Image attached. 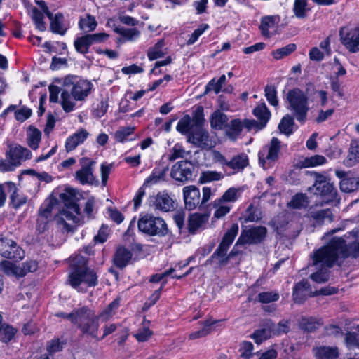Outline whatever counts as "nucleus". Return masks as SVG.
I'll return each instance as SVG.
<instances>
[{
    "instance_id": "1",
    "label": "nucleus",
    "mask_w": 359,
    "mask_h": 359,
    "mask_svg": "<svg viewBox=\"0 0 359 359\" xmlns=\"http://www.w3.org/2000/svg\"><path fill=\"white\" fill-rule=\"evenodd\" d=\"M348 257H359V242H353L347 246L341 237H332L324 246L313 252V264L332 267L341 259Z\"/></svg>"
},
{
    "instance_id": "2",
    "label": "nucleus",
    "mask_w": 359,
    "mask_h": 359,
    "mask_svg": "<svg viewBox=\"0 0 359 359\" xmlns=\"http://www.w3.org/2000/svg\"><path fill=\"white\" fill-rule=\"evenodd\" d=\"M57 81L62 86L60 104L67 113L75 109L76 102L86 100L93 87L90 81L76 76H67Z\"/></svg>"
},
{
    "instance_id": "3",
    "label": "nucleus",
    "mask_w": 359,
    "mask_h": 359,
    "mask_svg": "<svg viewBox=\"0 0 359 359\" xmlns=\"http://www.w3.org/2000/svg\"><path fill=\"white\" fill-rule=\"evenodd\" d=\"M67 281L78 291H82V285L95 287L98 283L95 271L88 267L87 259L81 255H77L72 259Z\"/></svg>"
},
{
    "instance_id": "4",
    "label": "nucleus",
    "mask_w": 359,
    "mask_h": 359,
    "mask_svg": "<svg viewBox=\"0 0 359 359\" xmlns=\"http://www.w3.org/2000/svg\"><path fill=\"white\" fill-rule=\"evenodd\" d=\"M238 232V225L237 224H232L231 228L228 229L224 235L216 250L211 255L210 259L206 261V263L211 264L216 259L220 266H224L226 265L231 259L240 255V252L236 249V247L238 245L237 243L230 253L227 255L228 250L237 236Z\"/></svg>"
},
{
    "instance_id": "5",
    "label": "nucleus",
    "mask_w": 359,
    "mask_h": 359,
    "mask_svg": "<svg viewBox=\"0 0 359 359\" xmlns=\"http://www.w3.org/2000/svg\"><path fill=\"white\" fill-rule=\"evenodd\" d=\"M60 197L65 202V209L62 210L60 215L55 217L57 224L62 231L69 232L72 231V226L67 223L66 220L77 223L79 221L80 208L75 202V197L72 190L67 189L65 193H62Z\"/></svg>"
},
{
    "instance_id": "6",
    "label": "nucleus",
    "mask_w": 359,
    "mask_h": 359,
    "mask_svg": "<svg viewBox=\"0 0 359 359\" xmlns=\"http://www.w3.org/2000/svg\"><path fill=\"white\" fill-rule=\"evenodd\" d=\"M286 101L288 104L287 109L297 121L304 123L309 110L307 95L299 88H295L288 91Z\"/></svg>"
},
{
    "instance_id": "7",
    "label": "nucleus",
    "mask_w": 359,
    "mask_h": 359,
    "mask_svg": "<svg viewBox=\"0 0 359 359\" xmlns=\"http://www.w3.org/2000/svg\"><path fill=\"white\" fill-rule=\"evenodd\" d=\"M76 313L77 318L74 325L77 326L83 335L97 339L100 326L99 316L95 315L88 306L79 308Z\"/></svg>"
},
{
    "instance_id": "8",
    "label": "nucleus",
    "mask_w": 359,
    "mask_h": 359,
    "mask_svg": "<svg viewBox=\"0 0 359 359\" xmlns=\"http://www.w3.org/2000/svg\"><path fill=\"white\" fill-rule=\"evenodd\" d=\"M203 108L198 106L194 111L191 123L196 130V133L189 137V142L203 149H210L215 145V142L209 138L208 133L203 128L204 123Z\"/></svg>"
},
{
    "instance_id": "9",
    "label": "nucleus",
    "mask_w": 359,
    "mask_h": 359,
    "mask_svg": "<svg viewBox=\"0 0 359 359\" xmlns=\"http://www.w3.org/2000/svg\"><path fill=\"white\" fill-rule=\"evenodd\" d=\"M137 226L140 231L149 236H165L168 233L165 221L159 217L149 214L140 216Z\"/></svg>"
},
{
    "instance_id": "10",
    "label": "nucleus",
    "mask_w": 359,
    "mask_h": 359,
    "mask_svg": "<svg viewBox=\"0 0 359 359\" xmlns=\"http://www.w3.org/2000/svg\"><path fill=\"white\" fill-rule=\"evenodd\" d=\"M196 172H197V166L194 162L185 159L172 166L170 175L176 181L186 182L192 180Z\"/></svg>"
},
{
    "instance_id": "11",
    "label": "nucleus",
    "mask_w": 359,
    "mask_h": 359,
    "mask_svg": "<svg viewBox=\"0 0 359 359\" xmlns=\"http://www.w3.org/2000/svg\"><path fill=\"white\" fill-rule=\"evenodd\" d=\"M80 168L75 172V180L81 184H93L96 180L94 175L96 161L92 158H80Z\"/></svg>"
},
{
    "instance_id": "12",
    "label": "nucleus",
    "mask_w": 359,
    "mask_h": 359,
    "mask_svg": "<svg viewBox=\"0 0 359 359\" xmlns=\"http://www.w3.org/2000/svg\"><path fill=\"white\" fill-rule=\"evenodd\" d=\"M309 191L321 198L320 203H329L337 200V191L333 184L326 180H318Z\"/></svg>"
},
{
    "instance_id": "13",
    "label": "nucleus",
    "mask_w": 359,
    "mask_h": 359,
    "mask_svg": "<svg viewBox=\"0 0 359 359\" xmlns=\"http://www.w3.org/2000/svg\"><path fill=\"white\" fill-rule=\"evenodd\" d=\"M0 255L10 259L22 260L25 251L15 241L6 236H0Z\"/></svg>"
},
{
    "instance_id": "14",
    "label": "nucleus",
    "mask_w": 359,
    "mask_h": 359,
    "mask_svg": "<svg viewBox=\"0 0 359 359\" xmlns=\"http://www.w3.org/2000/svg\"><path fill=\"white\" fill-rule=\"evenodd\" d=\"M267 233V229L264 226H251L243 229L237 241V245H255L262 243Z\"/></svg>"
},
{
    "instance_id": "15",
    "label": "nucleus",
    "mask_w": 359,
    "mask_h": 359,
    "mask_svg": "<svg viewBox=\"0 0 359 359\" xmlns=\"http://www.w3.org/2000/svg\"><path fill=\"white\" fill-rule=\"evenodd\" d=\"M109 38V35L104 32L87 34L77 38L74 41V47L77 52L86 54L88 53L89 47L93 44L102 43Z\"/></svg>"
},
{
    "instance_id": "16",
    "label": "nucleus",
    "mask_w": 359,
    "mask_h": 359,
    "mask_svg": "<svg viewBox=\"0 0 359 359\" xmlns=\"http://www.w3.org/2000/svg\"><path fill=\"white\" fill-rule=\"evenodd\" d=\"M341 43L351 53L359 51V27H344L339 32Z\"/></svg>"
},
{
    "instance_id": "17",
    "label": "nucleus",
    "mask_w": 359,
    "mask_h": 359,
    "mask_svg": "<svg viewBox=\"0 0 359 359\" xmlns=\"http://www.w3.org/2000/svg\"><path fill=\"white\" fill-rule=\"evenodd\" d=\"M39 8H41L46 15L50 20V29L54 33L64 35L66 32V28L63 25L64 16L61 13H57L53 15L49 11L48 8L43 0L36 1Z\"/></svg>"
},
{
    "instance_id": "18",
    "label": "nucleus",
    "mask_w": 359,
    "mask_h": 359,
    "mask_svg": "<svg viewBox=\"0 0 359 359\" xmlns=\"http://www.w3.org/2000/svg\"><path fill=\"white\" fill-rule=\"evenodd\" d=\"M257 125V122L254 120L245 119L242 121L239 119H233L226 130V135L230 139L234 140L240 135L244 127L248 130H252Z\"/></svg>"
},
{
    "instance_id": "19",
    "label": "nucleus",
    "mask_w": 359,
    "mask_h": 359,
    "mask_svg": "<svg viewBox=\"0 0 359 359\" xmlns=\"http://www.w3.org/2000/svg\"><path fill=\"white\" fill-rule=\"evenodd\" d=\"M53 205L51 203L41 205L38 211L36 231L39 233L45 232L48 228L49 222L52 218Z\"/></svg>"
},
{
    "instance_id": "20",
    "label": "nucleus",
    "mask_w": 359,
    "mask_h": 359,
    "mask_svg": "<svg viewBox=\"0 0 359 359\" xmlns=\"http://www.w3.org/2000/svg\"><path fill=\"white\" fill-rule=\"evenodd\" d=\"M224 171L228 175L242 171L249 164L248 158H219Z\"/></svg>"
},
{
    "instance_id": "21",
    "label": "nucleus",
    "mask_w": 359,
    "mask_h": 359,
    "mask_svg": "<svg viewBox=\"0 0 359 359\" xmlns=\"http://www.w3.org/2000/svg\"><path fill=\"white\" fill-rule=\"evenodd\" d=\"M183 196L186 209L192 210L198 205L201 207V193L199 189L194 185L183 188Z\"/></svg>"
},
{
    "instance_id": "22",
    "label": "nucleus",
    "mask_w": 359,
    "mask_h": 359,
    "mask_svg": "<svg viewBox=\"0 0 359 359\" xmlns=\"http://www.w3.org/2000/svg\"><path fill=\"white\" fill-rule=\"evenodd\" d=\"M155 209L163 212H168L175 209V201L172 196L165 191L159 192L151 198Z\"/></svg>"
},
{
    "instance_id": "23",
    "label": "nucleus",
    "mask_w": 359,
    "mask_h": 359,
    "mask_svg": "<svg viewBox=\"0 0 359 359\" xmlns=\"http://www.w3.org/2000/svg\"><path fill=\"white\" fill-rule=\"evenodd\" d=\"M314 295V292H311L310 284L306 280H302L296 284L292 293L293 300L297 304H302L309 297Z\"/></svg>"
},
{
    "instance_id": "24",
    "label": "nucleus",
    "mask_w": 359,
    "mask_h": 359,
    "mask_svg": "<svg viewBox=\"0 0 359 359\" xmlns=\"http://www.w3.org/2000/svg\"><path fill=\"white\" fill-rule=\"evenodd\" d=\"M280 21L278 15H266L261 18L259 29L262 34L266 37H270Z\"/></svg>"
},
{
    "instance_id": "25",
    "label": "nucleus",
    "mask_w": 359,
    "mask_h": 359,
    "mask_svg": "<svg viewBox=\"0 0 359 359\" xmlns=\"http://www.w3.org/2000/svg\"><path fill=\"white\" fill-rule=\"evenodd\" d=\"M5 184L8 192L11 193V201L13 208H18L27 202V197L26 196L18 193V188L15 183L8 182Z\"/></svg>"
},
{
    "instance_id": "26",
    "label": "nucleus",
    "mask_w": 359,
    "mask_h": 359,
    "mask_svg": "<svg viewBox=\"0 0 359 359\" xmlns=\"http://www.w3.org/2000/svg\"><path fill=\"white\" fill-rule=\"evenodd\" d=\"M313 350L318 359H336L339 356V349L336 346H321Z\"/></svg>"
},
{
    "instance_id": "27",
    "label": "nucleus",
    "mask_w": 359,
    "mask_h": 359,
    "mask_svg": "<svg viewBox=\"0 0 359 359\" xmlns=\"http://www.w3.org/2000/svg\"><path fill=\"white\" fill-rule=\"evenodd\" d=\"M88 136V133L84 129H79L72 135L69 137L65 142L66 149L72 151L79 144H81Z\"/></svg>"
},
{
    "instance_id": "28",
    "label": "nucleus",
    "mask_w": 359,
    "mask_h": 359,
    "mask_svg": "<svg viewBox=\"0 0 359 359\" xmlns=\"http://www.w3.org/2000/svg\"><path fill=\"white\" fill-rule=\"evenodd\" d=\"M209 215L207 214L195 213L189 219V231L194 233L199 229L203 228L208 221Z\"/></svg>"
},
{
    "instance_id": "29",
    "label": "nucleus",
    "mask_w": 359,
    "mask_h": 359,
    "mask_svg": "<svg viewBox=\"0 0 359 359\" xmlns=\"http://www.w3.org/2000/svg\"><path fill=\"white\" fill-rule=\"evenodd\" d=\"M254 115L260 121V123L255 126V128L262 129L265 127L266 123L271 117V113L264 103L258 104L253 111Z\"/></svg>"
},
{
    "instance_id": "30",
    "label": "nucleus",
    "mask_w": 359,
    "mask_h": 359,
    "mask_svg": "<svg viewBox=\"0 0 359 359\" xmlns=\"http://www.w3.org/2000/svg\"><path fill=\"white\" fill-rule=\"evenodd\" d=\"M313 252L311 255V262L310 265L312 266H315L316 269H320V271L312 273L310 276V278L317 283H323L329 280V273L327 269L330 267L325 266H318L316 264H313Z\"/></svg>"
},
{
    "instance_id": "31",
    "label": "nucleus",
    "mask_w": 359,
    "mask_h": 359,
    "mask_svg": "<svg viewBox=\"0 0 359 359\" xmlns=\"http://www.w3.org/2000/svg\"><path fill=\"white\" fill-rule=\"evenodd\" d=\"M177 130L182 134L188 135V141L189 137L196 133V130L191 123V118L189 116L187 115L183 116L177 123Z\"/></svg>"
},
{
    "instance_id": "32",
    "label": "nucleus",
    "mask_w": 359,
    "mask_h": 359,
    "mask_svg": "<svg viewBox=\"0 0 359 359\" xmlns=\"http://www.w3.org/2000/svg\"><path fill=\"white\" fill-rule=\"evenodd\" d=\"M210 126L215 130H222L228 125V117L219 110L214 111L210 116Z\"/></svg>"
},
{
    "instance_id": "33",
    "label": "nucleus",
    "mask_w": 359,
    "mask_h": 359,
    "mask_svg": "<svg viewBox=\"0 0 359 359\" xmlns=\"http://www.w3.org/2000/svg\"><path fill=\"white\" fill-rule=\"evenodd\" d=\"M131 257L132 253L130 250L124 248H120L115 254L114 258V264L117 267L123 269L128 264Z\"/></svg>"
},
{
    "instance_id": "34",
    "label": "nucleus",
    "mask_w": 359,
    "mask_h": 359,
    "mask_svg": "<svg viewBox=\"0 0 359 359\" xmlns=\"http://www.w3.org/2000/svg\"><path fill=\"white\" fill-rule=\"evenodd\" d=\"M97 26V22L95 18L90 14L80 18L79 27L80 29L85 32H91L94 31Z\"/></svg>"
},
{
    "instance_id": "35",
    "label": "nucleus",
    "mask_w": 359,
    "mask_h": 359,
    "mask_svg": "<svg viewBox=\"0 0 359 359\" xmlns=\"http://www.w3.org/2000/svg\"><path fill=\"white\" fill-rule=\"evenodd\" d=\"M345 343L348 348H359V325L345 334Z\"/></svg>"
},
{
    "instance_id": "36",
    "label": "nucleus",
    "mask_w": 359,
    "mask_h": 359,
    "mask_svg": "<svg viewBox=\"0 0 359 359\" xmlns=\"http://www.w3.org/2000/svg\"><path fill=\"white\" fill-rule=\"evenodd\" d=\"M321 325V320H317L313 317H302L299 320L300 328L310 332L318 329Z\"/></svg>"
},
{
    "instance_id": "37",
    "label": "nucleus",
    "mask_w": 359,
    "mask_h": 359,
    "mask_svg": "<svg viewBox=\"0 0 359 359\" xmlns=\"http://www.w3.org/2000/svg\"><path fill=\"white\" fill-rule=\"evenodd\" d=\"M114 31L121 35L124 40L129 41H136L140 36V32L135 27L125 28L116 27Z\"/></svg>"
},
{
    "instance_id": "38",
    "label": "nucleus",
    "mask_w": 359,
    "mask_h": 359,
    "mask_svg": "<svg viewBox=\"0 0 359 359\" xmlns=\"http://www.w3.org/2000/svg\"><path fill=\"white\" fill-rule=\"evenodd\" d=\"M273 336L271 331L270 327L269 326L268 322L265 323L264 327L262 329L255 331L252 334L251 337L254 339L257 344H261L267 339Z\"/></svg>"
},
{
    "instance_id": "39",
    "label": "nucleus",
    "mask_w": 359,
    "mask_h": 359,
    "mask_svg": "<svg viewBox=\"0 0 359 359\" xmlns=\"http://www.w3.org/2000/svg\"><path fill=\"white\" fill-rule=\"evenodd\" d=\"M267 322L273 336L285 334L290 330V323L288 320H282L278 324L273 323L271 320H267Z\"/></svg>"
},
{
    "instance_id": "40",
    "label": "nucleus",
    "mask_w": 359,
    "mask_h": 359,
    "mask_svg": "<svg viewBox=\"0 0 359 359\" xmlns=\"http://www.w3.org/2000/svg\"><path fill=\"white\" fill-rule=\"evenodd\" d=\"M7 151V157H28L30 151L18 144H11Z\"/></svg>"
},
{
    "instance_id": "41",
    "label": "nucleus",
    "mask_w": 359,
    "mask_h": 359,
    "mask_svg": "<svg viewBox=\"0 0 359 359\" xmlns=\"http://www.w3.org/2000/svg\"><path fill=\"white\" fill-rule=\"evenodd\" d=\"M294 125V118L290 115H285L282 118L278 125L280 133L290 135L293 133V126Z\"/></svg>"
},
{
    "instance_id": "42",
    "label": "nucleus",
    "mask_w": 359,
    "mask_h": 359,
    "mask_svg": "<svg viewBox=\"0 0 359 359\" xmlns=\"http://www.w3.org/2000/svg\"><path fill=\"white\" fill-rule=\"evenodd\" d=\"M135 127L126 126L119 128L114 134L117 142H123L130 140V136L134 133Z\"/></svg>"
},
{
    "instance_id": "43",
    "label": "nucleus",
    "mask_w": 359,
    "mask_h": 359,
    "mask_svg": "<svg viewBox=\"0 0 359 359\" xmlns=\"http://www.w3.org/2000/svg\"><path fill=\"white\" fill-rule=\"evenodd\" d=\"M238 196V190L234 187H231L224 192L221 198L215 201V204L217 205L224 202H235Z\"/></svg>"
},
{
    "instance_id": "44",
    "label": "nucleus",
    "mask_w": 359,
    "mask_h": 359,
    "mask_svg": "<svg viewBox=\"0 0 359 359\" xmlns=\"http://www.w3.org/2000/svg\"><path fill=\"white\" fill-rule=\"evenodd\" d=\"M41 11H39L38 8L33 7L31 9V17L34 20L36 27L38 29L41 31H44L46 29V25L43 22V17L46 13L41 8Z\"/></svg>"
},
{
    "instance_id": "45",
    "label": "nucleus",
    "mask_w": 359,
    "mask_h": 359,
    "mask_svg": "<svg viewBox=\"0 0 359 359\" xmlns=\"http://www.w3.org/2000/svg\"><path fill=\"white\" fill-rule=\"evenodd\" d=\"M20 165V158H0V172L13 171Z\"/></svg>"
},
{
    "instance_id": "46",
    "label": "nucleus",
    "mask_w": 359,
    "mask_h": 359,
    "mask_svg": "<svg viewBox=\"0 0 359 359\" xmlns=\"http://www.w3.org/2000/svg\"><path fill=\"white\" fill-rule=\"evenodd\" d=\"M311 215L312 218L318 223L324 222L326 220L331 222L333 220L332 211L328 208L312 212Z\"/></svg>"
},
{
    "instance_id": "47",
    "label": "nucleus",
    "mask_w": 359,
    "mask_h": 359,
    "mask_svg": "<svg viewBox=\"0 0 359 359\" xmlns=\"http://www.w3.org/2000/svg\"><path fill=\"white\" fill-rule=\"evenodd\" d=\"M226 81V78L224 74L222 75L218 80L212 79L207 84L205 92L213 91L215 94H218L222 90V88Z\"/></svg>"
},
{
    "instance_id": "48",
    "label": "nucleus",
    "mask_w": 359,
    "mask_h": 359,
    "mask_svg": "<svg viewBox=\"0 0 359 359\" xmlns=\"http://www.w3.org/2000/svg\"><path fill=\"white\" fill-rule=\"evenodd\" d=\"M359 187L358 178H344L340 182V189L344 192H351Z\"/></svg>"
},
{
    "instance_id": "49",
    "label": "nucleus",
    "mask_w": 359,
    "mask_h": 359,
    "mask_svg": "<svg viewBox=\"0 0 359 359\" xmlns=\"http://www.w3.org/2000/svg\"><path fill=\"white\" fill-rule=\"evenodd\" d=\"M41 133L36 128L30 127L28 130L27 140L29 147L36 149L41 141Z\"/></svg>"
},
{
    "instance_id": "50",
    "label": "nucleus",
    "mask_w": 359,
    "mask_h": 359,
    "mask_svg": "<svg viewBox=\"0 0 359 359\" xmlns=\"http://www.w3.org/2000/svg\"><path fill=\"white\" fill-rule=\"evenodd\" d=\"M164 42L163 40L158 41L153 47L150 48L147 51V57L150 60H154L164 55L163 48Z\"/></svg>"
},
{
    "instance_id": "51",
    "label": "nucleus",
    "mask_w": 359,
    "mask_h": 359,
    "mask_svg": "<svg viewBox=\"0 0 359 359\" xmlns=\"http://www.w3.org/2000/svg\"><path fill=\"white\" fill-rule=\"evenodd\" d=\"M308 204L309 201L305 194H297L292 198L291 201L288 203V205L292 208L300 209L306 207Z\"/></svg>"
},
{
    "instance_id": "52",
    "label": "nucleus",
    "mask_w": 359,
    "mask_h": 359,
    "mask_svg": "<svg viewBox=\"0 0 359 359\" xmlns=\"http://www.w3.org/2000/svg\"><path fill=\"white\" fill-rule=\"evenodd\" d=\"M16 330L11 326L4 323L0 327V340L7 343L15 336Z\"/></svg>"
},
{
    "instance_id": "53",
    "label": "nucleus",
    "mask_w": 359,
    "mask_h": 359,
    "mask_svg": "<svg viewBox=\"0 0 359 359\" xmlns=\"http://www.w3.org/2000/svg\"><path fill=\"white\" fill-rule=\"evenodd\" d=\"M264 95L271 105L273 107L278 106L279 101L277 97V90L273 86L267 85L264 88Z\"/></svg>"
},
{
    "instance_id": "54",
    "label": "nucleus",
    "mask_w": 359,
    "mask_h": 359,
    "mask_svg": "<svg viewBox=\"0 0 359 359\" xmlns=\"http://www.w3.org/2000/svg\"><path fill=\"white\" fill-rule=\"evenodd\" d=\"M308 10L309 8H307V1H304V0L294 1L293 11L297 18H305Z\"/></svg>"
},
{
    "instance_id": "55",
    "label": "nucleus",
    "mask_w": 359,
    "mask_h": 359,
    "mask_svg": "<svg viewBox=\"0 0 359 359\" xmlns=\"http://www.w3.org/2000/svg\"><path fill=\"white\" fill-rule=\"evenodd\" d=\"M296 49V45L294 43L288 44L283 48H278L272 53V55L276 60H280L287 56Z\"/></svg>"
},
{
    "instance_id": "56",
    "label": "nucleus",
    "mask_w": 359,
    "mask_h": 359,
    "mask_svg": "<svg viewBox=\"0 0 359 359\" xmlns=\"http://www.w3.org/2000/svg\"><path fill=\"white\" fill-rule=\"evenodd\" d=\"M224 177L223 175L216 171H203L200 177V181L202 183H207L212 181H218Z\"/></svg>"
},
{
    "instance_id": "57",
    "label": "nucleus",
    "mask_w": 359,
    "mask_h": 359,
    "mask_svg": "<svg viewBox=\"0 0 359 359\" xmlns=\"http://www.w3.org/2000/svg\"><path fill=\"white\" fill-rule=\"evenodd\" d=\"M118 306L119 301L118 299H115L111 302L108 306L97 316H99V318H101L104 320H107L114 315V310H116Z\"/></svg>"
},
{
    "instance_id": "58",
    "label": "nucleus",
    "mask_w": 359,
    "mask_h": 359,
    "mask_svg": "<svg viewBox=\"0 0 359 359\" xmlns=\"http://www.w3.org/2000/svg\"><path fill=\"white\" fill-rule=\"evenodd\" d=\"M0 270L7 275L19 276L20 269L8 261H3L0 262Z\"/></svg>"
},
{
    "instance_id": "59",
    "label": "nucleus",
    "mask_w": 359,
    "mask_h": 359,
    "mask_svg": "<svg viewBox=\"0 0 359 359\" xmlns=\"http://www.w3.org/2000/svg\"><path fill=\"white\" fill-rule=\"evenodd\" d=\"M209 28L208 24H201L196 29L194 32L190 35L189 39L187 41V45L194 44L198 38Z\"/></svg>"
},
{
    "instance_id": "60",
    "label": "nucleus",
    "mask_w": 359,
    "mask_h": 359,
    "mask_svg": "<svg viewBox=\"0 0 359 359\" xmlns=\"http://www.w3.org/2000/svg\"><path fill=\"white\" fill-rule=\"evenodd\" d=\"M38 264L36 261L30 260L22 264L19 271V276H24L29 272H34L37 270Z\"/></svg>"
},
{
    "instance_id": "61",
    "label": "nucleus",
    "mask_w": 359,
    "mask_h": 359,
    "mask_svg": "<svg viewBox=\"0 0 359 359\" xmlns=\"http://www.w3.org/2000/svg\"><path fill=\"white\" fill-rule=\"evenodd\" d=\"M258 300L262 303H270L279 299V294L273 292H263L258 294Z\"/></svg>"
},
{
    "instance_id": "62",
    "label": "nucleus",
    "mask_w": 359,
    "mask_h": 359,
    "mask_svg": "<svg viewBox=\"0 0 359 359\" xmlns=\"http://www.w3.org/2000/svg\"><path fill=\"white\" fill-rule=\"evenodd\" d=\"M325 163V158H304L303 161L297 164V166L300 168H304L323 165Z\"/></svg>"
},
{
    "instance_id": "63",
    "label": "nucleus",
    "mask_w": 359,
    "mask_h": 359,
    "mask_svg": "<svg viewBox=\"0 0 359 359\" xmlns=\"http://www.w3.org/2000/svg\"><path fill=\"white\" fill-rule=\"evenodd\" d=\"M253 344L249 341H243L240 348L241 355L245 359H250L253 356Z\"/></svg>"
},
{
    "instance_id": "64",
    "label": "nucleus",
    "mask_w": 359,
    "mask_h": 359,
    "mask_svg": "<svg viewBox=\"0 0 359 359\" xmlns=\"http://www.w3.org/2000/svg\"><path fill=\"white\" fill-rule=\"evenodd\" d=\"M152 335V332L147 327L144 326L140 328L137 332L134 334L135 339L140 342L147 341Z\"/></svg>"
}]
</instances>
